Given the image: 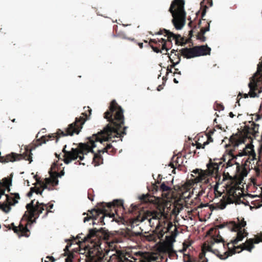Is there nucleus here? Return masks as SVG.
<instances>
[{"label": "nucleus", "mask_w": 262, "mask_h": 262, "mask_svg": "<svg viewBox=\"0 0 262 262\" xmlns=\"http://www.w3.org/2000/svg\"><path fill=\"white\" fill-rule=\"evenodd\" d=\"M104 118L109 123L102 130L89 138V141L86 143H80L77 148L72 147L70 151L66 150L67 145H64L62 152L64 153L62 161L68 164L72 161L79 158L82 161L84 159V155L91 152L93 153V148L97 146L96 143L101 144L103 141H108L112 138L122 137L126 135L127 127L124 126V117L123 110L118 105L116 100H112L108 107V110L104 114Z\"/></svg>", "instance_id": "f257e3e1"}, {"label": "nucleus", "mask_w": 262, "mask_h": 262, "mask_svg": "<svg viewBox=\"0 0 262 262\" xmlns=\"http://www.w3.org/2000/svg\"><path fill=\"white\" fill-rule=\"evenodd\" d=\"M123 202L122 200H114L112 202H102L98 203L97 209L89 210V213H83V215H86L83 219L84 223L90 220H93V224L100 223L105 225L104 219L105 216L113 217L116 213V208L123 207Z\"/></svg>", "instance_id": "f03ea898"}, {"label": "nucleus", "mask_w": 262, "mask_h": 262, "mask_svg": "<svg viewBox=\"0 0 262 262\" xmlns=\"http://www.w3.org/2000/svg\"><path fill=\"white\" fill-rule=\"evenodd\" d=\"M83 109L84 112L81 114L82 116L76 117L75 121L69 124L64 131L58 129L56 133L50 134V140L56 139L57 142L58 139L61 137L72 136L74 134L78 135L85 121L90 119L92 113V110L89 106H84Z\"/></svg>", "instance_id": "7ed1b4c3"}, {"label": "nucleus", "mask_w": 262, "mask_h": 262, "mask_svg": "<svg viewBox=\"0 0 262 262\" xmlns=\"http://www.w3.org/2000/svg\"><path fill=\"white\" fill-rule=\"evenodd\" d=\"M34 200H32L31 203L26 205V208L30 214V216L28 220H24V225L23 224L21 221L18 226H15L14 223H11L9 225V228L12 229L19 236L28 237L29 236L28 225L32 223V220L34 216L39 215L45 210V206L43 204H39L38 202H37V204L34 205Z\"/></svg>", "instance_id": "20e7f679"}, {"label": "nucleus", "mask_w": 262, "mask_h": 262, "mask_svg": "<svg viewBox=\"0 0 262 262\" xmlns=\"http://www.w3.org/2000/svg\"><path fill=\"white\" fill-rule=\"evenodd\" d=\"M49 136H41L39 139H37L34 141V143L31 145L30 147L27 146L25 147V151L22 154H18L12 152L5 156H2L1 152H0V162L5 163L24 159L25 160L29 161V163H31L32 161V150L34 149L36 147L41 145L43 143H45L49 140Z\"/></svg>", "instance_id": "39448f33"}, {"label": "nucleus", "mask_w": 262, "mask_h": 262, "mask_svg": "<svg viewBox=\"0 0 262 262\" xmlns=\"http://www.w3.org/2000/svg\"><path fill=\"white\" fill-rule=\"evenodd\" d=\"M108 232L105 228H101L97 229L96 228L90 229L89 233L84 235L82 233L79 234L76 237V239H79L78 242L85 243L90 242L92 244V247L95 250H97L96 253L99 252V249H101V241L102 239L106 240L108 238Z\"/></svg>", "instance_id": "423d86ee"}, {"label": "nucleus", "mask_w": 262, "mask_h": 262, "mask_svg": "<svg viewBox=\"0 0 262 262\" xmlns=\"http://www.w3.org/2000/svg\"><path fill=\"white\" fill-rule=\"evenodd\" d=\"M184 0H173L168 11L172 16V23L177 30H181L186 23V12L184 10Z\"/></svg>", "instance_id": "0eeeda50"}, {"label": "nucleus", "mask_w": 262, "mask_h": 262, "mask_svg": "<svg viewBox=\"0 0 262 262\" xmlns=\"http://www.w3.org/2000/svg\"><path fill=\"white\" fill-rule=\"evenodd\" d=\"M249 123L250 125H245L242 130L230 137L229 142L234 147L245 143L247 139L251 138V136H255L258 133L259 125L252 121H249Z\"/></svg>", "instance_id": "6e6552de"}, {"label": "nucleus", "mask_w": 262, "mask_h": 262, "mask_svg": "<svg viewBox=\"0 0 262 262\" xmlns=\"http://www.w3.org/2000/svg\"><path fill=\"white\" fill-rule=\"evenodd\" d=\"M208 234L210 235L211 237L210 239L207 241V245L206 243H205L202 247V252L199 254V259L197 260L199 262H202L204 260L207 259L206 258H204L206 254V250L209 251L208 247H211L212 250H217L221 254V252L217 249H212V246L215 243H221L223 248L225 250L226 249V244H225V241L223 237L220 235V232L217 229L211 228L208 231ZM214 254H215L212 251H209Z\"/></svg>", "instance_id": "1a4fd4ad"}, {"label": "nucleus", "mask_w": 262, "mask_h": 262, "mask_svg": "<svg viewBox=\"0 0 262 262\" xmlns=\"http://www.w3.org/2000/svg\"><path fill=\"white\" fill-rule=\"evenodd\" d=\"M224 180H227L228 178L229 180L230 183L227 184V193L225 196H223V200H221V204L220 208L221 209H224L227 204H231L234 202L233 199L235 200L238 198L236 194V190L239 189V187L238 184L233 179L232 177L230 176L228 172H224L223 174Z\"/></svg>", "instance_id": "9d476101"}, {"label": "nucleus", "mask_w": 262, "mask_h": 262, "mask_svg": "<svg viewBox=\"0 0 262 262\" xmlns=\"http://www.w3.org/2000/svg\"><path fill=\"white\" fill-rule=\"evenodd\" d=\"M254 239L253 238H250L248 239L245 243H243L242 245L239 246H234L233 248L229 247L230 243L226 244V249H228V250L224 252L223 254H221L220 252L217 250H214L212 251L217 255L221 259H225L229 256H232L235 254L236 252L239 253L244 250H246L249 252L254 248ZM209 251H212L211 247H209Z\"/></svg>", "instance_id": "9b49d317"}, {"label": "nucleus", "mask_w": 262, "mask_h": 262, "mask_svg": "<svg viewBox=\"0 0 262 262\" xmlns=\"http://www.w3.org/2000/svg\"><path fill=\"white\" fill-rule=\"evenodd\" d=\"M228 156H229L230 159L226 164V168H228L236 165V171L238 173L240 172L241 167L240 163L236 161L237 157L251 156H252L253 159H255L256 157V155L254 151L253 146L249 144L246 145L245 147L242 150H241V151H239L238 154L236 155L234 154L232 150H230Z\"/></svg>", "instance_id": "f8f14e48"}, {"label": "nucleus", "mask_w": 262, "mask_h": 262, "mask_svg": "<svg viewBox=\"0 0 262 262\" xmlns=\"http://www.w3.org/2000/svg\"><path fill=\"white\" fill-rule=\"evenodd\" d=\"M157 259L154 256H148L143 259H138L132 256L129 253H123L121 251H116L115 253L112 254L108 262H152Z\"/></svg>", "instance_id": "ddd939ff"}, {"label": "nucleus", "mask_w": 262, "mask_h": 262, "mask_svg": "<svg viewBox=\"0 0 262 262\" xmlns=\"http://www.w3.org/2000/svg\"><path fill=\"white\" fill-rule=\"evenodd\" d=\"M262 80V62L257 64V71L250 78V82L248 86L250 91L248 94H244V97L245 98L249 96L251 98L258 97L256 91H258V82Z\"/></svg>", "instance_id": "4468645a"}, {"label": "nucleus", "mask_w": 262, "mask_h": 262, "mask_svg": "<svg viewBox=\"0 0 262 262\" xmlns=\"http://www.w3.org/2000/svg\"><path fill=\"white\" fill-rule=\"evenodd\" d=\"M62 164H59L58 161L54 162L50 167V186H55L58 184V178H60L64 174V169L63 168L59 172L58 171L60 169V166Z\"/></svg>", "instance_id": "2eb2a0df"}, {"label": "nucleus", "mask_w": 262, "mask_h": 262, "mask_svg": "<svg viewBox=\"0 0 262 262\" xmlns=\"http://www.w3.org/2000/svg\"><path fill=\"white\" fill-rule=\"evenodd\" d=\"M156 34L162 35L165 34V36L167 37V41L171 42V38L175 40L176 44L177 45H183L186 44L189 41L187 39H185L184 37H181L180 34H174L173 33L170 32L169 30L163 29L160 30Z\"/></svg>", "instance_id": "dca6fc26"}, {"label": "nucleus", "mask_w": 262, "mask_h": 262, "mask_svg": "<svg viewBox=\"0 0 262 262\" xmlns=\"http://www.w3.org/2000/svg\"><path fill=\"white\" fill-rule=\"evenodd\" d=\"M167 41L163 38L150 39L147 47H150L156 53H162V50H165L166 53L163 54H167V52L169 50L166 46Z\"/></svg>", "instance_id": "f3484780"}, {"label": "nucleus", "mask_w": 262, "mask_h": 262, "mask_svg": "<svg viewBox=\"0 0 262 262\" xmlns=\"http://www.w3.org/2000/svg\"><path fill=\"white\" fill-rule=\"evenodd\" d=\"M66 242L67 243V245L65 248L63 249L64 256H67V257L65 259V262H73V259L74 258L75 254L73 251H71L69 250L70 247L72 246V243L70 239H66ZM56 259L52 256H50V261L54 262Z\"/></svg>", "instance_id": "a211bd4d"}, {"label": "nucleus", "mask_w": 262, "mask_h": 262, "mask_svg": "<svg viewBox=\"0 0 262 262\" xmlns=\"http://www.w3.org/2000/svg\"><path fill=\"white\" fill-rule=\"evenodd\" d=\"M196 57L210 55L211 48L207 45L194 46Z\"/></svg>", "instance_id": "6ab92c4d"}, {"label": "nucleus", "mask_w": 262, "mask_h": 262, "mask_svg": "<svg viewBox=\"0 0 262 262\" xmlns=\"http://www.w3.org/2000/svg\"><path fill=\"white\" fill-rule=\"evenodd\" d=\"M150 213V215L152 216V218L149 219L148 221L150 225L154 224V223H152V220H157V225L156 226V229H158L160 227V223L159 220L158 219H159L160 217L164 216L165 214V208L162 207V209H160V212H149Z\"/></svg>", "instance_id": "aec40b11"}, {"label": "nucleus", "mask_w": 262, "mask_h": 262, "mask_svg": "<svg viewBox=\"0 0 262 262\" xmlns=\"http://www.w3.org/2000/svg\"><path fill=\"white\" fill-rule=\"evenodd\" d=\"M176 52H178V50H175L174 49L171 51L170 55L169 56V59L172 64L170 66L171 68H174L176 64H178L181 61V57L182 55H181V52H178L177 54Z\"/></svg>", "instance_id": "412c9836"}, {"label": "nucleus", "mask_w": 262, "mask_h": 262, "mask_svg": "<svg viewBox=\"0 0 262 262\" xmlns=\"http://www.w3.org/2000/svg\"><path fill=\"white\" fill-rule=\"evenodd\" d=\"M237 221L238 224H236L234 221L229 222V225H231V230L232 231H236V229L243 230L242 228L245 227L246 225V222L244 220V218L241 217V219L238 217Z\"/></svg>", "instance_id": "4be33fe9"}, {"label": "nucleus", "mask_w": 262, "mask_h": 262, "mask_svg": "<svg viewBox=\"0 0 262 262\" xmlns=\"http://www.w3.org/2000/svg\"><path fill=\"white\" fill-rule=\"evenodd\" d=\"M181 52V55L184 58L189 59L196 57L195 50L194 47L192 48H185L181 49L179 51Z\"/></svg>", "instance_id": "5701e85b"}, {"label": "nucleus", "mask_w": 262, "mask_h": 262, "mask_svg": "<svg viewBox=\"0 0 262 262\" xmlns=\"http://www.w3.org/2000/svg\"><path fill=\"white\" fill-rule=\"evenodd\" d=\"M210 21H207L206 25L205 27H201L200 31L196 35V39L200 40L202 42H204L206 40V37L204 36L205 33L209 31L210 30Z\"/></svg>", "instance_id": "b1692460"}, {"label": "nucleus", "mask_w": 262, "mask_h": 262, "mask_svg": "<svg viewBox=\"0 0 262 262\" xmlns=\"http://www.w3.org/2000/svg\"><path fill=\"white\" fill-rule=\"evenodd\" d=\"M210 161V163L207 164L209 173L211 175L217 174L219 172V166L222 164V162L220 161L219 162H212L211 160Z\"/></svg>", "instance_id": "393cba45"}, {"label": "nucleus", "mask_w": 262, "mask_h": 262, "mask_svg": "<svg viewBox=\"0 0 262 262\" xmlns=\"http://www.w3.org/2000/svg\"><path fill=\"white\" fill-rule=\"evenodd\" d=\"M236 231H237L236 237L231 240L229 243L230 244L236 245L239 241H242L245 236H247L248 234L244 229L243 230L236 229Z\"/></svg>", "instance_id": "a878e982"}, {"label": "nucleus", "mask_w": 262, "mask_h": 262, "mask_svg": "<svg viewBox=\"0 0 262 262\" xmlns=\"http://www.w3.org/2000/svg\"><path fill=\"white\" fill-rule=\"evenodd\" d=\"M14 196H10L8 194H5L6 196V202L11 206L15 205L18 203V200L20 199L19 195L18 193H11Z\"/></svg>", "instance_id": "bb28decb"}, {"label": "nucleus", "mask_w": 262, "mask_h": 262, "mask_svg": "<svg viewBox=\"0 0 262 262\" xmlns=\"http://www.w3.org/2000/svg\"><path fill=\"white\" fill-rule=\"evenodd\" d=\"M160 190L162 191V195L163 198L169 199L171 197L170 192L171 188L167 186L165 183H163L160 186Z\"/></svg>", "instance_id": "cd10ccee"}, {"label": "nucleus", "mask_w": 262, "mask_h": 262, "mask_svg": "<svg viewBox=\"0 0 262 262\" xmlns=\"http://www.w3.org/2000/svg\"><path fill=\"white\" fill-rule=\"evenodd\" d=\"M140 231L135 232L128 229H127L124 233V237L130 240L133 239L134 237L140 236Z\"/></svg>", "instance_id": "c85d7f7f"}, {"label": "nucleus", "mask_w": 262, "mask_h": 262, "mask_svg": "<svg viewBox=\"0 0 262 262\" xmlns=\"http://www.w3.org/2000/svg\"><path fill=\"white\" fill-rule=\"evenodd\" d=\"M101 152H99V150H98L97 153H95L93 151V162L95 166H98L102 163L103 159L101 157Z\"/></svg>", "instance_id": "c756f323"}, {"label": "nucleus", "mask_w": 262, "mask_h": 262, "mask_svg": "<svg viewBox=\"0 0 262 262\" xmlns=\"http://www.w3.org/2000/svg\"><path fill=\"white\" fill-rule=\"evenodd\" d=\"M116 149L114 148L111 144H107V145L102 149H99V152L104 153L106 152L111 155H113L116 152Z\"/></svg>", "instance_id": "7c9ffc66"}, {"label": "nucleus", "mask_w": 262, "mask_h": 262, "mask_svg": "<svg viewBox=\"0 0 262 262\" xmlns=\"http://www.w3.org/2000/svg\"><path fill=\"white\" fill-rule=\"evenodd\" d=\"M183 159L181 157L173 156L172 158V162L170 166L172 168H174L177 166H180L183 163Z\"/></svg>", "instance_id": "2f4dec72"}, {"label": "nucleus", "mask_w": 262, "mask_h": 262, "mask_svg": "<svg viewBox=\"0 0 262 262\" xmlns=\"http://www.w3.org/2000/svg\"><path fill=\"white\" fill-rule=\"evenodd\" d=\"M145 219V217L144 216H141L140 215L132 219L130 221L131 227H133L135 226L139 225V224L143 222Z\"/></svg>", "instance_id": "473e14b6"}, {"label": "nucleus", "mask_w": 262, "mask_h": 262, "mask_svg": "<svg viewBox=\"0 0 262 262\" xmlns=\"http://www.w3.org/2000/svg\"><path fill=\"white\" fill-rule=\"evenodd\" d=\"M215 130L214 129H211L208 130V132L206 134L207 140L203 143V145H204V146H205L209 143L213 141V140L211 137V135L214 133Z\"/></svg>", "instance_id": "72a5a7b5"}, {"label": "nucleus", "mask_w": 262, "mask_h": 262, "mask_svg": "<svg viewBox=\"0 0 262 262\" xmlns=\"http://www.w3.org/2000/svg\"><path fill=\"white\" fill-rule=\"evenodd\" d=\"M153 196L149 194H143L139 199L142 203H152L154 201Z\"/></svg>", "instance_id": "f704fd0d"}, {"label": "nucleus", "mask_w": 262, "mask_h": 262, "mask_svg": "<svg viewBox=\"0 0 262 262\" xmlns=\"http://www.w3.org/2000/svg\"><path fill=\"white\" fill-rule=\"evenodd\" d=\"M11 205H10L6 201V202H0V209L5 213H8L11 210Z\"/></svg>", "instance_id": "c9c22d12"}, {"label": "nucleus", "mask_w": 262, "mask_h": 262, "mask_svg": "<svg viewBox=\"0 0 262 262\" xmlns=\"http://www.w3.org/2000/svg\"><path fill=\"white\" fill-rule=\"evenodd\" d=\"M204 1L205 0H203L200 3L201 9L202 10L201 17L203 20H205V19H204L203 17L205 16L207 9H208V7L206 5H204Z\"/></svg>", "instance_id": "e433bc0d"}, {"label": "nucleus", "mask_w": 262, "mask_h": 262, "mask_svg": "<svg viewBox=\"0 0 262 262\" xmlns=\"http://www.w3.org/2000/svg\"><path fill=\"white\" fill-rule=\"evenodd\" d=\"M184 262H199L196 259L192 260L190 255L184 254Z\"/></svg>", "instance_id": "4c0bfd02"}, {"label": "nucleus", "mask_w": 262, "mask_h": 262, "mask_svg": "<svg viewBox=\"0 0 262 262\" xmlns=\"http://www.w3.org/2000/svg\"><path fill=\"white\" fill-rule=\"evenodd\" d=\"M114 36L115 37H119L120 38H123V39H129V38H127L126 36V34L122 32H116V34H114Z\"/></svg>", "instance_id": "58836bf2"}, {"label": "nucleus", "mask_w": 262, "mask_h": 262, "mask_svg": "<svg viewBox=\"0 0 262 262\" xmlns=\"http://www.w3.org/2000/svg\"><path fill=\"white\" fill-rule=\"evenodd\" d=\"M103 261V257L101 256H98L95 257L94 256H92V258L90 262H102Z\"/></svg>", "instance_id": "ea45409f"}, {"label": "nucleus", "mask_w": 262, "mask_h": 262, "mask_svg": "<svg viewBox=\"0 0 262 262\" xmlns=\"http://www.w3.org/2000/svg\"><path fill=\"white\" fill-rule=\"evenodd\" d=\"M218 188V183H217L214 188V194L216 197L220 196L222 194V193L217 190Z\"/></svg>", "instance_id": "a19ab883"}, {"label": "nucleus", "mask_w": 262, "mask_h": 262, "mask_svg": "<svg viewBox=\"0 0 262 262\" xmlns=\"http://www.w3.org/2000/svg\"><path fill=\"white\" fill-rule=\"evenodd\" d=\"M31 190H32V191H34V192H35L37 194L40 193V194H41V192L42 191V190H40V188H36V187H31Z\"/></svg>", "instance_id": "79ce46f5"}, {"label": "nucleus", "mask_w": 262, "mask_h": 262, "mask_svg": "<svg viewBox=\"0 0 262 262\" xmlns=\"http://www.w3.org/2000/svg\"><path fill=\"white\" fill-rule=\"evenodd\" d=\"M226 226L228 227V228L230 230H231V225H229V223H223L222 224H220V225L217 226V227L219 228H224V227H225Z\"/></svg>", "instance_id": "37998d69"}, {"label": "nucleus", "mask_w": 262, "mask_h": 262, "mask_svg": "<svg viewBox=\"0 0 262 262\" xmlns=\"http://www.w3.org/2000/svg\"><path fill=\"white\" fill-rule=\"evenodd\" d=\"M191 245L190 243L187 242H184L183 244V252L186 251V249Z\"/></svg>", "instance_id": "c03bdc74"}, {"label": "nucleus", "mask_w": 262, "mask_h": 262, "mask_svg": "<svg viewBox=\"0 0 262 262\" xmlns=\"http://www.w3.org/2000/svg\"><path fill=\"white\" fill-rule=\"evenodd\" d=\"M93 190H89L88 192V198L91 201H93L94 200V195H92V193L93 192Z\"/></svg>", "instance_id": "a18cd8bd"}, {"label": "nucleus", "mask_w": 262, "mask_h": 262, "mask_svg": "<svg viewBox=\"0 0 262 262\" xmlns=\"http://www.w3.org/2000/svg\"><path fill=\"white\" fill-rule=\"evenodd\" d=\"M224 109V105L221 103H216V108L217 111H222Z\"/></svg>", "instance_id": "49530a36"}, {"label": "nucleus", "mask_w": 262, "mask_h": 262, "mask_svg": "<svg viewBox=\"0 0 262 262\" xmlns=\"http://www.w3.org/2000/svg\"><path fill=\"white\" fill-rule=\"evenodd\" d=\"M146 238L149 241H155L156 236L154 234H149L147 235Z\"/></svg>", "instance_id": "de8ad7c7"}, {"label": "nucleus", "mask_w": 262, "mask_h": 262, "mask_svg": "<svg viewBox=\"0 0 262 262\" xmlns=\"http://www.w3.org/2000/svg\"><path fill=\"white\" fill-rule=\"evenodd\" d=\"M173 226V225L171 222H169L167 223V226L166 227V232H169L171 230V228H172Z\"/></svg>", "instance_id": "09e8293b"}, {"label": "nucleus", "mask_w": 262, "mask_h": 262, "mask_svg": "<svg viewBox=\"0 0 262 262\" xmlns=\"http://www.w3.org/2000/svg\"><path fill=\"white\" fill-rule=\"evenodd\" d=\"M48 185H49V178H47L45 179V183L42 184L43 189L47 188Z\"/></svg>", "instance_id": "8fccbe9b"}, {"label": "nucleus", "mask_w": 262, "mask_h": 262, "mask_svg": "<svg viewBox=\"0 0 262 262\" xmlns=\"http://www.w3.org/2000/svg\"><path fill=\"white\" fill-rule=\"evenodd\" d=\"M253 239L254 243L258 244L260 242H262V236H257L255 239Z\"/></svg>", "instance_id": "3c124183"}, {"label": "nucleus", "mask_w": 262, "mask_h": 262, "mask_svg": "<svg viewBox=\"0 0 262 262\" xmlns=\"http://www.w3.org/2000/svg\"><path fill=\"white\" fill-rule=\"evenodd\" d=\"M205 146L203 145V144H202L200 142H197L196 143V147L197 149H200L201 148H204Z\"/></svg>", "instance_id": "603ef678"}, {"label": "nucleus", "mask_w": 262, "mask_h": 262, "mask_svg": "<svg viewBox=\"0 0 262 262\" xmlns=\"http://www.w3.org/2000/svg\"><path fill=\"white\" fill-rule=\"evenodd\" d=\"M188 36H189V39H188V40H190V38L193 36V31L192 30H190L189 31Z\"/></svg>", "instance_id": "864d4df0"}, {"label": "nucleus", "mask_w": 262, "mask_h": 262, "mask_svg": "<svg viewBox=\"0 0 262 262\" xmlns=\"http://www.w3.org/2000/svg\"><path fill=\"white\" fill-rule=\"evenodd\" d=\"M163 234H164V231L163 230H161V231H159V235H158V237L159 238L162 237L163 236Z\"/></svg>", "instance_id": "5fc2aeb1"}, {"label": "nucleus", "mask_w": 262, "mask_h": 262, "mask_svg": "<svg viewBox=\"0 0 262 262\" xmlns=\"http://www.w3.org/2000/svg\"><path fill=\"white\" fill-rule=\"evenodd\" d=\"M174 74H178L181 75V72L179 71L178 69H174Z\"/></svg>", "instance_id": "6e6d98bb"}, {"label": "nucleus", "mask_w": 262, "mask_h": 262, "mask_svg": "<svg viewBox=\"0 0 262 262\" xmlns=\"http://www.w3.org/2000/svg\"><path fill=\"white\" fill-rule=\"evenodd\" d=\"M207 3L209 5L210 7H211L213 5L212 1V0H207Z\"/></svg>", "instance_id": "4d7b16f0"}, {"label": "nucleus", "mask_w": 262, "mask_h": 262, "mask_svg": "<svg viewBox=\"0 0 262 262\" xmlns=\"http://www.w3.org/2000/svg\"><path fill=\"white\" fill-rule=\"evenodd\" d=\"M45 207H46L45 215H47L48 214V212H49V209H48V207H47L46 206H45Z\"/></svg>", "instance_id": "13d9d810"}, {"label": "nucleus", "mask_w": 262, "mask_h": 262, "mask_svg": "<svg viewBox=\"0 0 262 262\" xmlns=\"http://www.w3.org/2000/svg\"><path fill=\"white\" fill-rule=\"evenodd\" d=\"M207 206V204H201L198 207L201 208H203L204 207H206Z\"/></svg>", "instance_id": "bf43d9fd"}, {"label": "nucleus", "mask_w": 262, "mask_h": 262, "mask_svg": "<svg viewBox=\"0 0 262 262\" xmlns=\"http://www.w3.org/2000/svg\"><path fill=\"white\" fill-rule=\"evenodd\" d=\"M138 46H139L140 48V49H142L143 48V43L141 42V43H138Z\"/></svg>", "instance_id": "052dcab7"}, {"label": "nucleus", "mask_w": 262, "mask_h": 262, "mask_svg": "<svg viewBox=\"0 0 262 262\" xmlns=\"http://www.w3.org/2000/svg\"><path fill=\"white\" fill-rule=\"evenodd\" d=\"M53 204H51L50 203V212H53L54 211H52V209L53 208Z\"/></svg>", "instance_id": "680f3d73"}, {"label": "nucleus", "mask_w": 262, "mask_h": 262, "mask_svg": "<svg viewBox=\"0 0 262 262\" xmlns=\"http://www.w3.org/2000/svg\"><path fill=\"white\" fill-rule=\"evenodd\" d=\"M229 116L231 117V118H233L234 116V115L233 114V113L232 112H230L229 113Z\"/></svg>", "instance_id": "e2e57ef3"}, {"label": "nucleus", "mask_w": 262, "mask_h": 262, "mask_svg": "<svg viewBox=\"0 0 262 262\" xmlns=\"http://www.w3.org/2000/svg\"><path fill=\"white\" fill-rule=\"evenodd\" d=\"M260 118H261V117L259 115H257L256 116V118L255 119V120L256 121L258 120Z\"/></svg>", "instance_id": "0e129e2a"}, {"label": "nucleus", "mask_w": 262, "mask_h": 262, "mask_svg": "<svg viewBox=\"0 0 262 262\" xmlns=\"http://www.w3.org/2000/svg\"><path fill=\"white\" fill-rule=\"evenodd\" d=\"M33 192H34V191H32V190H31V191L29 192H28V196H30L31 195H32Z\"/></svg>", "instance_id": "69168bd1"}, {"label": "nucleus", "mask_w": 262, "mask_h": 262, "mask_svg": "<svg viewBox=\"0 0 262 262\" xmlns=\"http://www.w3.org/2000/svg\"><path fill=\"white\" fill-rule=\"evenodd\" d=\"M162 89V86L161 85H159L158 88H157V90L160 91Z\"/></svg>", "instance_id": "338daca9"}, {"label": "nucleus", "mask_w": 262, "mask_h": 262, "mask_svg": "<svg viewBox=\"0 0 262 262\" xmlns=\"http://www.w3.org/2000/svg\"><path fill=\"white\" fill-rule=\"evenodd\" d=\"M173 81L176 83H178V82H179L178 81L176 78H174Z\"/></svg>", "instance_id": "774afa93"}]
</instances>
